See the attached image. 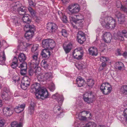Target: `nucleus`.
I'll list each match as a JSON object with an SVG mask.
<instances>
[{
    "mask_svg": "<svg viewBox=\"0 0 127 127\" xmlns=\"http://www.w3.org/2000/svg\"><path fill=\"white\" fill-rule=\"evenodd\" d=\"M31 88L32 89L35 91L36 99H38L42 96L45 98L48 97L49 94L48 91L46 89H42L39 84L35 83L31 86Z\"/></svg>",
    "mask_w": 127,
    "mask_h": 127,
    "instance_id": "obj_1",
    "label": "nucleus"
},
{
    "mask_svg": "<svg viewBox=\"0 0 127 127\" xmlns=\"http://www.w3.org/2000/svg\"><path fill=\"white\" fill-rule=\"evenodd\" d=\"M99 21L103 27L107 29H113L116 25L115 20L111 17H103L100 18Z\"/></svg>",
    "mask_w": 127,
    "mask_h": 127,
    "instance_id": "obj_2",
    "label": "nucleus"
},
{
    "mask_svg": "<svg viewBox=\"0 0 127 127\" xmlns=\"http://www.w3.org/2000/svg\"><path fill=\"white\" fill-rule=\"evenodd\" d=\"M28 29L26 32L25 34V37L27 39H28L32 38L33 36L34 32L35 31V28L33 25H25L24 27V29L25 30Z\"/></svg>",
    "mask_w": 127,
    "mask_h": 127,
    "instance_id": "obj_3",
    "label": "nucleus"
},
{
    "mask_svg": "<svg viewBox=\"0 0 127 127\" xmlns=\"http://www.w3.org/2000/svg\"><path fill=\"white\" fill-rule=\"evenodd\" d=\"M83 99L85 102L90 104L95 100V96L92 92H89L83 95Z\"/></svg>",
    "mask_w": 127,
    "mask_h": 127,
    "instance_id": "obj_4",
    "label": "nucleus"
},
{
    "mask_svg": "<svg viewBox=\"0 0 127 127\" xmlns=\"http://www.w3.org/2000/svg\"><path fill=\"white\" fill-rule=\"evenodd\" d=\"M100 89L103 94L107 95L111 92L112 88L109 83L105 82L102 84L100 87Z\"/></svg>",
    "mask_w": 127,
    "mask_h": 127,
    "instance_id": "obj_5",
    "label": "nucleus"
},
{
    "mask_svg": "<svg viewBox=\"0 0 127 127\" xmlns=\"http://www.w3.org/2000/svg\"><path fill=\"white\" fill-rule=\"evenodd\" d=\"M84 52L82 50V48L79 47L75 49L72 53L73 58L79 60L82 59L83 57Z\"/></svg>",
    "mask_w": 127,
    "mask_h": 127,
    "instance_id": "obj_6",
    "label": "nucleus"
},
{
    "mask_svg": "<svg viewBox=\"0 0 127 127\" xmlns=\"http://www.w3.org/2000/svg\"><path fill=\"white\" fill-rule=\"evenodd\" d=\"M20 4V3L17 1L13 3L12 5V6L13 7V10L18 9L19 13L21 15H23L25 13L26 7L24 6H21L19 7Z\"/></svg>",
    "mask_w": 127,
    "mask_h": 127,
    "instance_id": "obj_7",
    "label": "nucleus"
},
{
    "mask_svg": "<svg viewBox=\"0 0 127 127\" xmlns=\"http://www.w3.org/2000/svg\"><path fill=\"white\" fill-rule=\"evenodd\" d=\"M83 16L80 14L75 15V17H70V20L71 22H72V25L74 27L75 26L73 25L74 24L73 23H74L78 25V24L81 23L83 21Z\"/></svg>",
    "mask_w": 127,
    "mask_h": 127,
    "instance_id": "obj_8",
    "label": "nucleus"
},
{
    "mask_svg": "<svg viewBox=\"0 0 127 127\" xmlns=\"http://www.w3.org/2000/svg\"><path fill=\"white\" fill-rule=\"evenodd\" d=\"M18 42V47L19 49L23 51H26L28 47L32 45V44L29 43L25 40L22 41H19Z\"/></svg>",
    "mask_w": 127,
    "mask_h": 127,
    "instance_id": "obj_9",
    "label": "nucleus"
},
{
    "mask_svg": "<svg viewBox=\"0 0 127 127\" xmlns=\"http://www.w3.org/2000/svg\"><path fill=\"white\" fill-rule=\"evenodd\" d=\"M68 9L70 13L73 14L78 12L80 10V8L78 4L75 3L70 5Z\"/></svg>",
    "mask_w": 127,
    "mask_h": 127,
    "instance_id": "obj_10",
    "label": "nucleus"
},
{
    "mask_svg": "<svg viewBox=\"0 0 127 127\" xmlns=\"http://www.w3.org/2000/svg\"><path fill=\"white\" fill-rule=\"evenodd\" d=\"M38 53L36 52L35 54H33L32 56V59L31 64L34 66V68L36 67L40 63V60L38 57Z\"/></svg>",
    "mask_w": 127,
    "mask_h": 127,
    "instance_id": "obj_11",
    "label": "nucleus"
},
{
    "mask_svg": "<svg viewBox=\"0 0 127 127\" xmlns=\"http://www.w3.org/2000/svg\"><path fill=\"white\" fill-rule=\"evenodd\" d=\"M112 39V35L109 32H105L103 34L102 39L106 43H110Z\"/></svg>",
    "mask_w": 127,
    "mask_h": 127,
    "instance_id": "obj_12",
    "label": "nucleus"
},
{
    "mask_svg": "<svg viewBox=\"0 0 127 127\" xmlns=\"http://www.w3.org/2000/svg\"><path fill=\"white\" fill-rule=\"evenodd\" d=\"M115 17L118 19L119 22L121 24L123 23L125 20V15L119 11H117L115 14Z\"/></svg>",
    "mask_w": 127,
    "mask_h": 127,
    "instance_id": "obj_13",
    "label": "nucleus"
},
{
    "mask_svg": "<svg viewBox=\"0 0 127 127\" xmlns=\"http://www.w3.org/2000/svg\"><path fill=\"white\" fill-rule=\"evenodd\" d=\"M57 28V26L54 23L49 22L47 24V29L50 30L52 33L54 32Z\"/></svg>",
    "mask_w": 127,
    "mask_h": 127,
    "instance_id": "obj_14",
    "label": "nucleus"
},
{
    "mask_svg": "<svg viewBox=\"0 0 127 127\" xmlns=\"http://www.w3.org/2000/svg\"><path fill=\"white\" fill-rule=\"evenodd\" d=\"M52 98L54 99H56L58 102L59 105H61L62 104L64 100L62 95L56 93L52 96Z\"/></svg>",
    "mask_w": 127,
    "mask_h": 127,
    "instance_id": "obj_15",
    "label": "nucleus"
},
{
    "mask_svg": "<svg viewBox=\"0 0 127 127\" xmlns=\"http://www.w3.org/2000/svg\"><path fill=\"white\" fill-rule=\"evenodd\" d=\"M13 111V109L12 107H4L3 109V113L7 116L11 115Z\"/></svg>",
    "mask_w": 127,
    "mask_h": 127,
    "instance_id": "obj_16",
    "label": "nucleus"
},
{
    "mask_svg": "<svg viewBox=\"0 0 127 127\" xmlns=\"http://www.w3.org/2000/svg\"><path fill=\"white\" fill-rule=\"evenodd\" d=\"M96 125L94 122H89L85 124L81 123L78 125V127H96Z\"/></svg>",
    "mask_w": 127,
    "mask_h": 127,
    "instance_id": "obj_17",
    "label": "nucleus"
},
{
    "mask_svg": "<svg viewBox=\"0 0 127 127\" xmlns=\"http://www.w3.org/2000/svg\"><path fill=\"white\" fill-rule=\"evenodd\" d=\"M50 49L45 48L43 49L41 52V55L43 58H49L50 55Z\"/></svg>",
    "mask_w": 127,
    "mask_h": 127,
    "instance_id": "obj_18",
    "label": "nucleus"
},
{
    "mask_svg": "<svg viewBox=\"0 0 127 127\" xmlns=\"http://www.w3.org/2000/svg\"><path fill=\"white\" fill-rule=\"evenodd\" d=\"M25 105L24 104L19 105L15 108H13V111L14 110L17 113H19L22 111L24 109Z\"/></svg>",
    "mask_w": 127,
    "mask_h": 127,
    "instance_id": "obj_19",
    "label": "nucleus"
},
{
    "mask_svg": "<svg viewBox=\"0 0 127 127\" xmlns=\"http://www.w3.org/2000/svg\"><path fill=\"white\" fill-rule=\"evenodd\" d=\"M76 82L79 87L83 86L86 83L85 81L80 76L79 77L77 78L76 80Z\"/></svg>",
    "mask_w": 127,
    "mask_h": 127,
    "instance_id": "obj_20",
    "label": "nucleus"
},
{
    "mask_svg": "<svg viewBox=\"0 0 127 127\" xmlns=\"http://www.w3.org/2000/svg\"><path fill=\"white\" fill-rule=\"evenodd\" d=\"M89 54L90 55L94 56H96L98 54L97 50V48L95 47H92L89 49Z\"/></svg>",
    "mask_w": 127,
    "mask_h": 127,
    "instance_id": "obj_21",
    "label": "nucleus"
},
{
    "mask_svg": "<svg viewBox=\"0 0 127 127\" xmlns=\"http://www.w3.org/2000/svg\"><path fill=\"white\" fill-rule=\"evenodd\" d=\"M19 63L18 62V59L14 57L12 60V62L11 64V67L13 69H15L17 66L18 67Z\"/></svg>",
    "mask_w": 127,
    "mask_h": 127,
    "instance_id": "obj_22",
    "label": "nucleus"
},
{
    "mask_svg": "<svg viewBox=\"0 0 127 127\" xmlns=\"http://www.w3.org/2000/svg\"><path fill=\"white\" fill-rule=\"evenodd\" d=\"M48 44V49H53L55 45L54 41L52 39L48 38L47 39Z\"/></svg>",
    "mask_w": 127,
    "mask_h": 127,
    "instance_id": "obj_23",
    "label": "nucleus"
},
{
    "mask_svg": "<svg viewBox=\"0 0 127 127\" xmlns=\"http://www.w3.org/2000/svg\"><path fill=\"white\" fill-rule=\"evenodd\" d=\"M45 81H49L52 78V74L50 72H46L44 74Z\"/></svg>",
    "mask_w": 127,
    "mask_h": 127,
    "instance_id": "obj_24",
    "label": "nucleus"
},
{
    "mask_svg": "<svg viewBox=\"0 0 127 127\" xmlns=\"http://www.w3.org/2000/svg\"><path fill=\"white\" fill-rule=\"evenodd\" d=\"M9 92L4 91L2 93L1 97L4 100L8 101L10 99V96L9 94Z\"/></svg>",
    "mask_w": 127,
    "mask_h": 127,
    "instance_id": "obj_25",
    "label": "nucleus"
},
{
    "mask_svg": "<svg viewBox=\"0 0 127 127\" xmlns=\"http://www.w3.org/2000/svg\"><path fill=\"white\" fill-rule=\"evenodd\" d=\"M72 45L71 43H69L65 46H63V48L66 53H68L71 50Z\"/></svg>",
    "mask_w": 127,
    "mask_h": 127,
    "instance_id": "obj_26",
    "label": "nucleus"
},
{
    "mask_svg": "<svg viewBox=\"0 0 127 127\" xmlns=\"http://www.w3.org/2000/svg\"><path fill=\"white\" fill-rule=\"evenodd\" d=\"M58 14L60 16V17L62 19L63 22L66 23L67 22V20L66 17L61 12L59 11L58 12Z\"/></svg>",
    "mask_w": 127,
    "mask_h": 127,
    "instance_id": "obj_27",
    "label": "nucleus"
},
{
    "mask_svg": "<svg viewBox=\"0 0 127 127\" xmlns=\"http://www.w3.org/2000/svg\"><path fill=\"white\" fill-rule=\"evenodd\" d=\"M30 17L29 15L26 14L22 18L23 22L25 23L28 24V25H29V23L31 22L29 18Z\"/></svg>",
    "mask_w": 127,
    "mask_h": 127,
    "instance_id": "obj_28",
    "label": "nucleus"
},
{
    "mask_svg": "<svg viewBox=\"0 0 127 127\" xmlns=\"http://www.w3.org/2000/svg\"><path fill=\"white\" fill-rule=\"evenodd\" d=\"M18 58L20 62H25L26 59V56L23 53L20 54L18 56Z\"/></svg>",
    "mask_w": 127,
    "mask_h": 127,
    "instance_id": "obj_29",
    "label": "nucleus"
},
{
    "mask_svg": "<svg viewBox=\"0 0 127 127\" xmlns=\"http://www.w3.org/2000/svg\"><path fill=\"white\" fill-rule=\"evenodd\" d=\"M30 85V84H29V83L28 82H27V83H26L22 82L21 84V87L23 90H26L28 89Z\"/></svg>",
    "mask_w": 127,
    "mask_h": 127,
    "instance_id": "obj_30",
    "label": "nucleus"
},
{
    "mask_svg": "<svg viewBox=\"0 0 127 127\" xmlns=\"http://www.w3.org/2000/svg\"><path fill=\"white\" fill-rule=\"evenodd\" d=\"M121 92L123 95H127V85H123L121 88Z\"/></svg>",
    "mask_w": 127,
    "mask_h": 127,
    "instance_id": "obj_31",
    "label": "nucleus"
},
{
    "mask_svg": "<svg viewBox=\"0 0 127 127\" xmlns=\"http://www.w3.org/2000/svg\"><path fill=\"white\" fill-rule=\"evenodd\" d=\"M39 45L37 44L34 45L31 48V51L33 54H35L36 52L38 53V49Z\"/></svg>",
    "mask_w": 127,
    "mask_h": 127,
    "instance_id": "obj_32",
    "label": "nucleus"
},
{
    "mask_svg": "<svg viewBox=\"0 0 127 127\" xmlns=\"http://www.w3.org/2000/svg\"><path fill=\"white\" fill-rule=\"evenodd\" d=\"M34 104L33 103H31L29 106V113L32 114L33 113L34 111Z\"/></svg>",
    "mask_w": 127,
    "mask_h": 127,
    "instance_id": "obj_33",
    "label": "nucleus"
},
{
    "mask_svg": "<svg viewBox=\"0 0 127 127\" xmlns=\"http://www.w3.org/2000/svg\"><path fill=\"white\" fill-rule=\"evenodd\" d=\"M21 63H19V65L18 66L19 68H20L21 69H24L25 70L27 69V65L26 62H20Z\"/></svg>",
    "mask_w": 127,
    "mask_h": 127,
    "instance_id": "obj_34",
    "label": "nucleus"
},
{
    "mask_svg": "<svg viewBox=\"0 0 127 127\" xmlns=\"http://www.w3.org/2000/svg\"><path fill=\"white\" fill-rule=\"evenodd\" d=\"M37 79L40 82H44L45 81L44 74L42 73H40L37 76Z\"/></svg>",
    "mask_w": 127,
    "mask_h": 127,
    "instance_id": "obj_35",
    "label": "nucleus"
},
{
    "mask_svg": "<svg viewBox=\"0 0 127 127\" xmlns=\"http://www.w3.org/2000/svg\"><path fill=\"white\" fill-rule=\"evenodd\" d=\"M116 65V68H117L119 70H120L122 69L123 67L124 66V65L123 63L121 62H118L115 63V64Z\"/></svg>",
    "mask_w": 127,
    "mask_h": 127,
    "instance_id": "obj_36",
    "label": "nucleus"
},
{
    "mask_svg": "<svg viewBox=\"0 0 127 127\" xmlns=\"http://www.w3.org/2000/svg\"><path fill=\"white\" fill-rule=\"evenodd\" d=\"M47 39L43 40L42 42V46L43 47L45 48L48 49L49 47L48 44Z\"/></svg>",
    "mask_w": 127,
    "mask_h": 127,
    "instance_id": "obj_37",
    "label": "nucleus"
},
{
    "mask_svg": "<svg viewBox=\"0 0 127 127\" xmlns=\"http://www.w3.org/2000/svg\"><path fill=\"white\" fill-rule=\"evenodd\" d=\"M28 9L32 16L33 17H35L36 14L35 11L30 7H28Z\"/></svg>",
    "mask_w": 127,
    "mask_h": 127,
    "instance_id": "obj_38",
    "label": "nucleus"
},
{
    "mask_svg": "<svg viewBox=\"0 0 127 127\" xmlns=\"http://www.w3.org/2000/svg\"><path fill=\"white\" fill-rule=\"evenodd\" d=\"M12 127H22L21 123L18 124L17 122L16 121L13 122L11 124Z\"/></svg>",
    "mask_w": 127,
    "mask_h": 127,
    "instance_id": "obj_39",
    "label": "nucleus"
},
{
    "mask_svg": "<svg viewBox=\"0 0 127 127\" xmlns=\"http://www.w3.org/2000/svg\"><path fill=\"white\" fill-rule=\"evenodd\" d=\"M117 3L116 4V6L118 8H120L121 10L123 11L122 8L123 7H126V6L125 5H122V3H121V1H118L117 2Z\"/></svg>",
    "mask_w": 127,
    "mask_h": 127,
    "instance_id": "obj_40",
    "label": "nucleus"
},
{
    "mask_svg": "<svg viewBox=\"0 0 127 127\" xmlns=\"http://www.w3.org/2000/svg\"><path fill=\"white\" fill-rule=\"evenodd\" d=\"M41 66L46 69L47 68L48 65L47 62L45 60H43L41 62Z\"/></svg>",
    "mask_w": 127,
    "mask_h": 127,
    "instance_id": "obj_41",
    "label": "nucleus"
},
{
    "mask_svg": "<svg viewBox=\"0 0 127 127\" xmlns=\"http://www.w3.org/2000/svg\"><path fill=\"white\" fill-rule=\"evenodd\" d=\"M78 42L80 44L83 43L86 40L85 36L81 37L80 38L77 37Z\"/></svg>",
    "mask_w": 127,
    "mask_h": 127,
    "instance_id": "obj_42",
    "label": "nucleus"
},
{
    "mask_svg": "<svg viewBox=\"0 0 127 127\" xmlns=\"http://www.w3.org/2000/svg\"><path fill=\"white\" fill-rule=\"evenodd\" d=\"M100 59V61L102 62H104L106 63L109 60V58L104 56H101Z\"/></svg>",
    "mask_w": 127,
    "mask_h": 127,
    "instance_id": "obj_43",
    "label": "nucleus"
},
{
    "mask_svg": "<svg viewBox=\"0 0 127 127\" xmlns=\"http://www.w3.org/2000/svg\"><path fill=\"white\" fill-rule=\"evenodd\" d=\"M30 79L27 76H25L23 77L22 79V82L27 83L28 82L30 84Z\"/></svg>",
    "mask_w": 127,
    "mask_h": 127,
    "instance_id": "obj_44",
    "label": "nucleus"
},
{
    "mask_svg": "<svg viewBox=\"0 0 127 127\" xmlns=\"http://www.w3.org/2000/svg\"><path fill=\"white\" fill-rule=\"evenodd\" d=\"M87 84L88 86L90 87H92L94 85V81L91 79H89L87 80Z\"/></svg>",
    "mask_w": 127,
    "mask_h": 127,
    "instance_id": "obj_45",
    "label": "nucleus"
},
{
    "mask_svg": "<svg viewBox=\"0 0 127 127\" xmlns=\"http://www.w3.org/2000/svg\"><path fill=\"white\" fill-rule=\"evenodd\" d=\"M12 18L13 19H14L13 21V23L16 26H18L19 24V23L18 22V18L15 16H12Z\"/></svg>",
    "mask_w": 127,
    "mask_h": 127,
    "instance_id": "obj_46",
    "label": "nucleus"
},
{
    "mask_svg": "<svg viewBox=\"0 0 127 127\" xmlns=\"http://www.w3.org/2000/svg\"><path fill=\"white\" fill-rule=\"evenodd\" d=\"M106 65L107 64L106 63L104 62H102V63L99 66L98 69L99 71H101L106 66Z\"/></svg>",
    "mask_w": 127,
    "mask_h": 127,
    "instance_id": "obj_47",
    "label": "nucleus"
},
{
    "mask_svg": "<svg viewBox=\"0 0 127 127\" xmlns=\"http://www.w3.org/2000/svg\"><path fill=\"white\" fill-rule=\"evenodd\" d=\"M35 72L36 73V74L37 69L36 70H32V69H31L29 70L28 73L30 75L32 76Z\"/></svg>",
    "mask_w": 127,
    "mask_h": 127,
    "instance_id": "obj_48",
    "label": "nucleus"
},
{
    "mask_svg": "<svg viewBox=\"0 0 127 127\" xmlns=\"http://www.w3.org/2000/svg\"><path fill=\"white\" fill-rule=\"evenodd\" d=\"M61 33L62 35L64 37H67L68 35L67 31L64 29H62Z\"/></svg>",
    "mask_w": 127,
    "mask_h": 127,
    "instance_id": "obj_49",
    "label": "nucleus"
},
{
    "mask_svg": "<svg viewBox=\"0 0 127 127\" xmlns=\"http://www.w3.org/2000/svg\"><path fill=\"white\" fill-rule=\"evenodd\" d=\"M85 36V34L82 31H79L77 34V37L80 38L81 37Z\"/></svg>",
    "mask_w": 127,
    "mask_h": 127,
    "instance_id": "obj_50",
    "label": "nucleus"
},
{
    "mask_svg": "<svg viewBox=\"0 0 127 127\" xmlns=\"http://www.w3.org/2000/svg\"><path fill=\"white\" fill-rule=\"evenodd\" d=\"M6 57L5 56L4 53V52H3V56H0V61L4 62L5 61Z\"/></svg>",
    "mask_w": 127,
    "mask_h": 127,
    "instance_id": "obj_51",
    "label": "nucleus"
},
{
    "mask_svg": "<svg viewBox=\"0 0 127 127\" xmlns=\"http://www.w3.org/2000/svg\"><path fill=\"white\" fill-rule=\"evenodd\" d=\"M123 116L126 118V122L127 123V108L125 109L124 112Z\"/></svg>",
    "mask_w": 127,
    "mask_h": 127,
    "instance_id": "obj_52",
    "label": "nucleus"
},
{
    "mask_svg": "<svg viewBox=\"0 0 127 127\" xmlns=\"http://www.w3.org/2000/svg\"><path fill=\"white\" fill-rule=\"evenodd\" d=\"M121 33L124 36L127 37V31L125 30H123L121 32Z\"/></svg>",
    "mask_w": 127,
    "mask_h": 127,
    "instance_id": "obj_53",
    "label": "nucleus"
},
{
    "mask_svg": "<svg viewBox=\"0 0 127 127\" xmlns=\"http://www.w3.org/2000/svg\"><path fill=\"white\" fill-rule=\"evenodd\" d=\"M12 80L15 83L20 80V77L19 76H14Z\"/></svg>",
    "mask_w": 127,
    "mask_h": 127,
    "instance_id": "obj_54",
    "label": "nucleus"
},
{
    "mask_svg": "<svg viewBox=\"0 0 127 127\" xmlns=\"http://www.w3.org/2000/svg\"><path fill=\"white\" fill-rule=\"evenodd\" d=\"M29 3L30 6L32 7H34L36 5L35 3L33 2L32 0H29Z\"/></svg>",
    "mask_w": 127,
    "mask_h": 127,
    "instance_id": "obj_55",
    "label": "nucleus"
},
{
    "mask_svg": "<svg viewBox=\"0 0 127 127\" xmlns=\"http://www.w3.org/2000/svg\"><path fill=\"white\" fill-rule=\"evenodd\" d=\"M26 70H25L24 69H21L20 71V73L21 75H25L26 73Z\"/></svg>",
    "mask_w": 127,
    "mask_h": 127,
    "instance_id": "obj_56",
    "label": "nucleus"
},
{
    "mask_svg": "<svg viewBox=\"0 0 127 127\" xmlns=\"http://www.w3.org/2000/svg\"><path fill=\"white\" fill-rule=\"evenodd\" d=\"M4 124V121L3 120L0 119V127L3 126Z\"/></svg>",
    "mask_w": 127,
    "mask_h": 127,
    "instance_id": "obj_57",
    "label": "nucleus"
},
{
    "mask_svg": "<svg viewBox=\"0 0 127 127\" xmlns=\"http://www.w3.org/2000/svg\"><path fill=\"white\" fill-rule=\"evenodd\" d=\"M121 50L119 49H117L116 52V54L117 56H120L121 55Z\"/></svg>",
    "mask_w": 127,
    "mask_h": 127,
    "instance_id": "obj_58",
    "label": "nucleus"
},
{
    "mask_svg": "<svg viewBox=\"0 0 127 127\" xmlns=\"http://www.w3.org/2000/svg\"><path fill=\"white\" fill-rule=\"evenodd\" d=\"M78 66L79 67L78 69H81L85 67L84 66V65L82 64H79Z\"/></svg>",
    "mask_w": 127,
    "mask_h": 127,
    "instance_id": "obj_59",
    "label": "nucleus"
},
{
    "mask_svg": "<svg viewBox=\"0 0 127 127\" xmlns=\"http://www.w3.org/2000/svg\"><path fill=\"white\" fill-rule=\"evenodd\" d=\"M120 1H122V3H123L124 5H127V0H121Z\"/></svg>",
    "mask_w": 127,
    "mask_h": 127,
    "instance_id": "obj_60",
    "label": "nucleus"
},
{
    "mask_svg": "<svg viewBox=\"0 0 127 127\" xmlns=\"http://www.w3.org/2000/svg\"><path fill=\"white\" fill-rule=\"evenodd\" d=\"M122 10L123 11L126 13L127 14V6H126V7H123L122 8Z\"/></svg>",
    "mask_w": 127,
    "mask_h": 127,
    "instance_id": "obj_61",
    "label": "nucleus"
},
{
    "mask_svg": "<svg viewBox=\"0 0 127 127\" xmlns=\"http://www.w3.org/2000/svg\"><path fill=\"white\" fill-rule=\"evenodd\" d=\"M87 118L85 116H82L80 118V119L82 120H86Z\"/></svg>",
    "mask_w": 127,
    "mask_h": 127,
    "instance_id": "obj_62",
    "label": "nucleus"
},
{
    "mask_svg": "<svg viewBox=\"0 0 127 127\" xmlns=\"http://www.w3.org/2000/svg\"><path fill=\"white\" fill-rule=\"evenodd\" d=\"M34 18V19L36 22H38L39 21L40 18L39 17L35 16Z\"/></svg>",
    "mask_w": 127,
    "mask_h": 127,
    "instance_id": "obj_63",
    "label": "nucleus"
},
{
    "mask_svg": "<svg viewBox=\"0 0 127 127\" xmlns=\"http://www.w3.org/2000/svg\"><path fill=\"white\" fill-rule=\"evenodd\" d=\"M125 58H126L127 56V52H125L122 55Z\"/></svg>",
    "mask_w": 127,
    "mask_h": 127,
    "instance_id": "obj_64",
    "label": "nucleus"
}]
</instances>
